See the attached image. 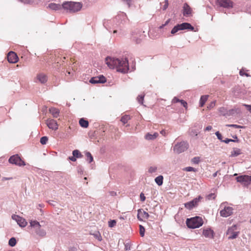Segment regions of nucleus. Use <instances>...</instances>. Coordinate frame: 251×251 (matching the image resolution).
Masks as SVG:
<instances>
[{
	"instance_id": "f257e3e1",
	"label": "nucleus",
	"mask_w": 251,
	"mask_h": 251,
	"mask_svg": "<svg viewBox=\"0 0 251 251\" xmlns=\"http://www.w3.org/2000/svg\"><path fill=\"white\" fill-rule=\"evenodd\" d=\"M105 62L111 69L116 68L118 72L126 73L129 70L128 61L126 58H117L107 57Z\"/></svg>"
},
{
	"instance_id": "f03ea898",
	"label": "nucleus",
	"mask_w": 251,
	"mask_h": 251,
	"mask_svg": "<svg viewBox=\"0 0 251 251\" xmlns=\"http://www.w3.org/2000/svg\"><path fill=\"white\" fill-rule=\"evenodd\" d=\"M118 20H121V23L122 24H125L127 20L126 14L121 12L113 19H104L103 21V25L107 30L111 31L112 28H116L115 25H117V21Z\"/></svg>"
},
{
	"instance_id": "7ed1b4c3",
	"label": "nucleus",
	"mask_w": 251,
	"mask_h": 251,
	"mask_svg": "<svg viewBox=\"0 0 251 251\" xmlns=\"http://www.w3.org/2000/svg\"><path fill=\"white\" fill-rule=\"evenodd\" d=\"M82 6V3L79 2L65 1L63 2V9L71 13H75L80 10Z\"/></svg>"
},
{
	"instance_id": "20e7f679",
	"label": "nucleus",
	"mask_w": 251,
	"mask_h": 251,
	"mask_svg": "<svg viewBox=\"0 0 251 251\" xmlns=\"http://www.w3.org/2000/svg\"><path fill=\"white\" fill-rule=\"evenodd\" d=\"M187 226L190 228H196L203 224L202 219L198 216L187 219L186 222Z\"/></svg>"
},
{
	"instance_id": "39448f33",
	"label": "nucleus",
	"mask_w": 251,
	"mask_h": 251,
	"mask_svg": "<svg viewBox=\"0 0 251 251\" xmlns=\"http://www.w3.org/2000/svg\"><path fill=\"white\" fill-rule=\"evenodd\" d=\"M30 226L34 230L36 234L41 237H44L46 235V231L41 228V226L39 222L36 220H31L29 222Z\"/></svg>"
},
{
	"instance_id": "423d86ee",
	"label": "nucleus",
	"mask_w": 251,
	"mask_h": 251,
	"mask_svg": "<svg viewBox=\"0 0 251 251\" xmlns=\"http://www.w3.org/2000/svg\"><path fill=\"white\" fill-rule=\"evenodd\" d=\"M194 29V27L190 24L188 23H183L180 24H177L172 29L171 33L172 34L174 35L179 30H182L184 29L193 30Z\"/></svg>"
},
{
	"instance_id": "0eeeda50",
	"label": "nucleus",
	"mask_w": 251,
	"mask_h": 251,
	"mask_svg": "<svg viewBox=\"0 0 251 251\" xmlns=\"http://www.w3.org/2000/svg\"><path fill=\"white\" fill-rule=\"evenodd\" d=\"M188 148V144L185 141H182L174 145L173 151L175 153L179 154L187 150Z\"/></svg>"
},
{
	"instance_id": "6e6552de",
	"label": "nucleus",
	"mask_w": 251,
	"mask_h": 251,
	"mask_svg": "<svg viewBox=\"0 0 251 251\" xmlns=\"http://www.w3.org/2000/svg\"><path fill=\"white\" fill-rule=\"evenodd\" d=\"M225 203H222L220 206L221 207H224V209L220 211V215L223 217H227L231 215L233 213V209L231 207L225 206Z\"/></svg>"
},
{
	"instance_id": "1a4fd4ad",
	"label": "nucleus",
	"mask_w": 251,
	"mask_h": 251,
	"mask_svg": "<svg viewBox=\"0 0 251 251\" xmlns=\"http://www.w3.org/2000/svg\"><path fill=\"white\" fill-rule=\"evenodd\" d=\"M236 179L244 186H248L251 183V176H250L241 175L237 176Z\"/></svg>"
},
{
	"instance_id": "9d476101",
	"label": "nucleus",
	"mask_w": 251,
	"mask_h": 251,
	"mask_svg": "<svg viewBox=\"0 0 251 251\" xmlns=\"http://www.w3.org/2000/svg\"><path fill=\"white\" fill-rule=\"evenodd\" d=\"M9 162L11 164L22 166L25 165V162L23 161L18 154L14 155L11 156L9 159Z\"/></svg>"
},
{
	"instance_id": "9b49d317",
	"label": "nucleus",
	"mask_w": 251,
	"mask_h": 251,
	"mask_svg": "<svg viewBox=\"0 0 251 251\" xmlns=\"http://www.w3.org/2000/svg\"><path fill=\"white\" fill-rule=\"evenodd\" d=\"M145 37L144 31L136 30L133 32L132 38L136 43H140L141 40Z\"/></svg>"
},
{
	"instance_id": "f8f14e48",
	"label": "nucleus",
	"mask_w": 251,
	"mask_h": 251,
	"mask_svg": "<svg viewBox=\"0 0 251 251\" xmlns=\"http://www.w3.org/2000/svg\"><path fill=\"white\" fill-rule=\"evenodd\" d=\"M236 226L234 225L230 227H229L226 231V234L228 235V239H234L237 237L239 234V231H234L235 229L236 228Z\"/></svg>"
},
{
	"instance_id": "ddd939ff",
	"label": "nucleus",
	"mask_w": 251,
	"mask_h": 251,
	"mask_svg": "<svg viewBox=\"0 0 251 251\" xmlns=\"http://www.w3.org/2000/svg\"><path fill=\"white\" fill-rule=\"evenodd\" d=\"M12 218L13 220H15L21 227H24L27 225V222L25 219L17 215H12Z\"/></svg>"
},
{
	"instance_id": "4468645a",
	"label": "nucleus",
	"mask_w": 251,
	"mask_h": 251,
	"mask_svg": "<svg viewBox=\"0 0 251 251\" xmlns=\"http://www.w3.org/2000/svg\"><path fill=\"white\" fill-rule=\"evenodd\" d=\"M106 79L104 76L102 75H100L99 76L93 77H92L89 82L92 84H97V83H103L105 82Z\"/></svg>"
},
{
	"instance_id": "2eb2a0df",
	"label": "nucleus",
	"mask_w": 251,
	"mask_h": 251,
	"mask_svg": "<svg viewBox=\"0 0 251 251\" xmlns=\"http://www.w3.org/2000/svg\"><path fill=\"white\" fill-rule=\"evenodd\" d=\"M220 6L226 8H230L233 7V2L230 0H218Z\"/></svg>"
},
{
	"instance_id": "dca6fc26",
	"label": "nucleus",
	"mask_w": 251,
	"mask_h": 251,
	"mask_svg": "<svg viewBox=\"0 0 251 251\" xmlns=\"http://www.w3.org/2000/svg\"><path fill=\"white\" fill-rule=\"evenodd\" d=\"M7 60L9 63H15L18 61L17 55L13 51H10L7 54Z\"/></svg>"
},
{
	"instance_id": "f3484780",
	"label": "nucleus",
	"mask_w": 251,
	"mask_h": 251,
	"mask_svg": "<svg viewBox=\"0 0 251 251\" xmlns=\"http://www.w3.org/2000/svg\"><path fill=\"white\" fill-rule=\"evenodd\" d=\"M46 124L48 127L52 130H56L58 129V125L56 121L53 119L47 120Z\"/></svg>"
},
{
	"instance_id": "a211bd4d",
	"label": "nucleus",
	"mask_w": 251,
	"mask_h": 251,
	"mask_svg": "<svg viewBox=\"0 0 251 251\" xmlns=\"http://www.w3.org/2000/svg\"><path fill=\"white\" fill-rule=\"evenodd\" d=\"M149 214L147 212L145 211L142 209L138 210L137 218L140 221H143V219H148L149 218Z\"/></svg>"
},
{
	"instance_id": "6ab92c4d",
	"label": "nucleus",
	"mask_w": 251,
	"mask_h": 251,
	"mask_svg": "<svg viewBox=\"0 0 251 251\" xmlns=\"http://www.w3.org/2000/svg\"><path fill=\"white\" fill-rule=\"evenodd\" d=\"M182 13L183 16L186 17H189L191 15L192 9L187 3H185L183 5Z\"/></svg>"
},
{
	"instance_id": "aec40b11",
	"label": "nucleus",
	"mask_w": 251,
	"mask_h": 251,
	"mask_svg": "<svg viewBox=\"0 0 251 251\" xmlns=\"http://www.w3.org/2000/svg\"><path fill=\"white\" fill-rule=\"evenodd\" d=\"M202 234L205 238L213 239L214 232L211 228H207L203 230Z\"/></svg>"
},
{
	"instance_id": "412c9836",
	"label": "nucleus",
	"mask_w": 251,
	"mask_h": 251,
	"mask_svg": "<svg viewBox=\"0 0 251 251\" xmlns=\"http://www.w3.org/2000/svg\"><path fill=\"white\" fill-rule=\"evenodd\" d=\"M241 113V110L238 107H235L233 109L228 110L226 117L230 116H235Z\"/></svg>"
},
{
	"instance_id": "4be33fe9",
	"label": "nucleus",
	"mask_w": 251,
	"mask_h": 251,
	"mask_svg": "<svg viewBox=\"0 0 251 251\" xmlns=\"http://www.w3.org/2000/svg\"><path fill=\"white\" fill-rule=\"evenodd\" d=\"M48 7L53 10H60L63 9V3L59 4L55 3H50L48 5Z\"/></svg>"
},
{
	"instance_id": "5701e85b",
	"label": "nucleus",
	"mask_w": 251,
	"mask_h": 251,
	"mask_svg": "<svg viewBox=\"0 0 251 251\" xmlns=\"http://www.w3.org/2000/svg\"><path fill=\"white\" fill-rule=\"evenodd\" d=\"M36 79L42 84L45 83L47 81V76L46 75L40 73L37 75Z\"/></svg>"
},
{
	"instance_id": "b1692460",
	"label": "nucleus",
	"mask_w": 251,
	"mask_h": 251,
	"mask_svg": "<svg viewBox=\"0 0 251 251\" xmlns=\"http://www.w3.org/2000/svg\"><path fill=\"white\" fill-rule=\"evenodd\" d=\"M50 113L51 114L53 118H57L59 116V110L54 107H51L49 109Z\"/></svg>"
},
{
	"instance_id": "393cba45",
	"label": "nucleus",
	"mask_w": 251,
	"mask_h": 251,
	"mask_svg": "<svg viewBox=\"0 0 251 251\" xmlns=\"http://www.w3.org/2000/svg\"><path fill=\"white\" fill-rule=\"evenodd\" d=\"M158 135V133L154 132L153 134L147 133L145 136L146 139L148 140H152L155 139Z\"/></svg>"
},
{
	"instance_id": "a878e982",
	"label": "nucleus",
	"mask_w": 251,
	"mask_h": 251,
	"mask_svg": "<svg viewBox=\"0 0 251 251\" xmlns=\"http://www.w3.org/2000/svg\"><path fill=\"white\" fill-rule=\"evenodd\" d=\"M241 153L240 149L237 148L233 149V151L231 152V157H236L238 156Z\"/></svg>"
},
{
	"instance_id": "bb28decb",
	"label": "nucleus",
	"mask_w": 251,
	"mask_h": 251,
	"mask_svg": "<svg viewBox=\"0 0 251 251\" xmlns=\"http://www.w3.org/2000/svg\"><path fill=\"white\" fill-rule=\"evenodd\" d=\"M79 123L80 126L84 128H86L89 126L88 121L84 120L83 118H81L79 120Z\"/></svg>"
},
{
	"instance_id": "cd10ccee",
	"label": "nucleus",
	"mask_w": 251,
	"mask_h": 251,
	"mask_svg": "<svg viewBox=\"0 0 251 251\" xmlns=\"http://www.w3.org/2000/svg\"><path fill=\"white\" fill-rule=\"evenodd\" d=\"M207 95L202 96L200 100V106L202 107L207 100Z\"/></svg>"
},
{
	"instance_id": "c85d7f7f",
	"label": "nucleus",
	"mask_w": 251,
	"mask_h": 251,
	"mask_svg": "<svg viewBox=\"0 0 251 251\" xmlns=\"http://www.w3.org/2000/svg\"><path fill=\"white\" fill-rule=\"evenodd\" d=\"M163 177L162 176H159L155 178V182L159 185L161 186L163 184Z\"/></svg>"
},
{
	"instance_id": "c756f323",
	"label": "nucleus",
	"mask_w": 251,
	"mask_h": 251,
	"mask_svg": "<svg viewBox=\"0 0 251 251\" xmlns=\"http://www.w3.org/2000/svg\"><path fill=\"white\" fill-rule=\"evenodd\" d=\"M219 111L220 113V114L223 116H226V115L227 114L228 110L224 107H221L219 108Z\"/></svg>"
},
{
	"instance_id": "7c9ffc66",
	"label": "nucleus",
	"mask_w": 251,
	"mask_h": 251,
	"mask_svg": "<svg viewBox=\"0 0 251 251\" xmlns=\"http://www.w3.org/2000/svg\"><path fill=\"white\" fill-rule=\"evenodd\" d=\"M130 119V117L129 115H125L123 116L121 119V121L124 124H125L127 123L128 121Z\"/></svg>"
},
{
	"instance_id": "2f4dec72",
	"label": "nucleus",
	"mask_w": 251,
	"mask_h": 251,
	"mask_svg": "<svg viewBox=\"0 0 251 251\" xmlns=\"http://www.w3.org/2000/svg\"><path fill=\"white\" fill-rule=\"evenodd\" d=\"M201 199L202 198L201 196H199L191 201L192 203L194 204V207L198 205V203L200 201Z\"/></svg>"
},
{
	"instance_id": "473e14b6",
	"label": "nucleus",
	"mask_w": 251,
	"mask_h": 251,
	"mask_svg": "<svg viewBox=\"0 0 251 251\" xmlns=\"http://www.w3.org/2000/svg\"><path fill=\"white\" fill-rule=\"evenodd\" d=\"M157 167L156 166H151L148 169V173L150 174H153L156 172Z\"/></svg>"
},
{
	"instance_id": "72a5a7b5",
	"label": "nucleus",
	"mask_w": 251,
	"mask_h": 251,
	"mask_svg": "<svg viewBox=\"0 0 251 251\" xmlns=\"http://www.w3.org/2000/svg\"><path fill=\"white\" fill-rule=\"evenodd\" d=\"M85 155L87 157V160L89 163L93 161V157L90 152H86L85 153Z\"/></svg>"
},
{
	"instance_id": "f704fd0d",
	"label": "nucleus",
	"mask_w": 251,
	"mask_h": 251,
	"mask_svg": "<svg viewBox=\"0 0 251 251\" xmlns=\"http://www.w3.org/2000/svg\"><path fill=\"white\" fill-rule=\"evenodd\" d=\"M73 155L76 158H81L82 157L81 154L77 150H75L73 151Z\"/></svg>"
},
{
	"instance_id": "c9c22d12",
	"label": "nucleus",
	"mask_w": 251,
	"mask_h": 251,
	"mask_svg": "<svg viewBox=\"0 0 251 251\" xmlns=\"http://www.w3.org/2000/svg\"><path fill=\"white\" fill-rule=\"evenodd\" d=\"M185 207L188 209H192L194 207V204L192 203V201H189L184 204Z\"/></svg>"
},
{
	"instance_id": "e433bc0d",
	"label": "nucleus",
	"mask_w": 251,
	"mask_h": 251,
	"mask_svg": "<svg viewBox=\"0 0 251 251\" xmlns=\"http://www.w3.org/2000/svg\"><path fill=\"white\" fill-rule=\"evenodd\" d=\"M9 246L11 247H14L16 244V240L14 237L11 238L8 242Z\"/></svg>"
},
{
	"instance_id": "4c0bfd02",
	"label": "nucleus",
	"mask_w": 251,
	"mask_h": 251,
	"mask_svg": "<svg viewBox=\"0 0 251 251\" xmlns=\"http://www.w3.org/2000/svg\"><path fill=\"white\" fill-rule=\"evenodd\" d=\"M144 95H140L137 98L138 102L141 104H143Z\"/></svg>"
},
{
	"instance_id": "58836bf2",
	"label": "nucleus",
	"mask_w": 251,
	"mask_h": 251,
	"mask_svg": "<svg viewBox=\"0 0 251 251\" xmlns=\"http://www.w3.org/2000/svg\"><path fill=\"white\" fill-rule=\"evenodd\" d=\"M94 236L97 239H98L99 241H101L102 240V237L100 235V234L99 232H96L93 234Z\"/></svg>"
},
{
	"instance_id": "ea45409f",
	"label": "nucleus",
	"mask_w": 251,
	"mask_h": 251,
	"mask_svg": "<svg viewBox=\"0 0 251 251\" xmlns=\"http://www.w3.org/2000/svg\"><path fill=\"white\" fill-rule=\"evenodd\" d=\"M48 140V138L47 136H43L40 139V143L42 145L46 144Z\"/></svg>"
},
{
	"instance_id": "a19ab883",
	"label": "nucleus",
	"mask_w": 251,
	"mask_h": 251,
	"mask_svg": "<svg viewBox=\"0 0 251 251\" xmlns=\"http://www.w3.org/2000/svg\"><path fill=\"white\" fill-rule=\"evenodd\" d=\"M140 228V234L142 237H143L145 235V229L144 226L142 225L139 226Z\"/></svg>"
},
{
	"instance_id": "79ce46f5",
	"label": "nucleus",
	"mask_w": 251,
	"mask_h": 251,
	"mask_svg": "<svg viewBox=\"0 0 251 251\" xmlns=\"http://www.w3.org/2000/svg\"><path fill=\"white\" fill-rule=\"evenodd\" d=\"M116 221L115 220H110L108 222V226L110 227H113L116 226Z\"/></svg>"
},
{
	"instance_id": "37998d69",
	"label": "nucleus",
	"mask_w": 251,
	"mask_h": 251,
	"mask_svg": "<svg viewBox=\"0 0 251 251\" xmlns=\"http://www.w3.org/2000/svg\"><path fill=\"white\" fill-rule=\"evenodd\" d=\"M18 1L24 4H32L33 2V0H18Z\"/></svg>"
},
{
	"instance_id": "c03bdc74",
	"label": "nucleus",
	"mask_w": 251,
	"mask_h": 251,
	"mask_svg": "<svg viewBox=\"0 0 251 251\" xmlns=\"http://www.w3.org/2000/svg\"><path fill=\"white\" fill-rule=\"evenodd\" d=\"M183 170L187 171V172H195L196 169L192 167H187L185 168Z\"/></svg>"
},
{
	"instance_id": "a18cd8bd",
	"label": "nucleus",
	"mask_w": 251,
	"mask_h": 251,
	"mask_svg": "<svg viewBox=\"0 0 251 251\" xmlns=\"http://www.w3.org/2000/svg\"><path fill=\"white\" fill-rule=\"evenodd\" d=\"M226 126H228V127H235L236 128H240L243 127V126H242L237 125H234V124L226 125Z\"/></svg>"
},
{
	"instance_id": "49530a36",
	"label": "nucleus",
	"mask_w": 251,
	"mask_h": 251,
	"mask_svg": "<svg viewBox=\"0 0 251 251\" xmlns=\"http://www.w3.org/2000/svg\"><path fill=\"white\" fill-rule=\"evenodd\" d=\"M192 162L194 163V164H198L200 162V158L198 157H194L192 159Z\"/></svg>"
},
{
	"instance_id": "de8ad7c7",
	"label": "nucleus",
	"mask_w": 251,
	"mask_h": 251,
	"mask_svg": "<svg viewBox=\"0 0 251 251\" xmlns=\"http://www.w3.org/2000/svg\"><path fill=\"white\" fill-rule=\"evenodd\" d=\"M169 5L168 0H165V4L163 6V10H165L167 9Z\"/></svg>"
},
{
	"instance_id": "09e8293b",
	"label": "nucleus",
	"mask_w": 251,
	"mask_h": 251,
	"mask_svg": "<svg viewBox=\"0 0 251 251\" xmlns=\"http://www.w3.org/2000/svg\"><path fill=\"white\" fill-rule=\"evenodd\" d=\"M215 134L216 135V136L217 137V138L221 140V141H222V136L221 135V134L219 132V131H217L216 133H215Z\"/></svg>"
},
{
	"instance_id": "8fccbe9b",
	"label": "nucleus",
	"mask_w": 251,
	"mask_h": 251,
	"mask_svg": "<svg viewBox=\"0 0 251 251\" xmlns=\"http://www.w3.org/2000/svg\"><path fill=\"white\" fill-rule=\"evenodd\" d=\"M215 198V195L213 193L210 194L207 196V198L208 200L214 199Z\"/></svg>"
},
{
	"instance_id": "3c124183",
	"label": "nucleus",
	"mask_w": 251,
	"mask_h": 251,
	"mask_svg": "<svg viewBox=\"0 0 251 251\" xmlns=\"http://www.w3.org/2000/svg\"><path fill=\"white\" fill-rule=\"evenodd\" d=\"M180 102L185 108H187V103L184 100H181Z\"/></svg>"
},
{
	"instance_id": "603ef678",
	"label": "nucleus",
	"mask_w": 251,
	"mask_h": 251,
	"mask_svg": "<svg viewBox=\"0 0 251 251\" xmlns=\"http://www.w3.org/2000/svg\"><path fill=\"white\" fill-rule=\"evenodd\" d=\"M181 100L178 99L177 97H174L172 100V103H176L178 102H180Z\"/></svg>"
},
{
	"instance_id": "864d4df0",
	"label": "nucleus",
	"mask_w": 251,
	"mask_h": 251,
	"mask_svg": "<svg viewBox=\"0 0 251 251\" xmlns=\"http://www.w3.org/2000/svg\"><path fill=\"white\" fill-rule=\"evenodd\" d=\"M243 105L246 107L247 108L248 110L251 113V105L243 104Z\"/></svg>"
},
{
	"instance_id": "5fc2aeb1",
	"label": "nucleus",
	"mask_w": 251,
	"mask_h": 251,
	"mask_svg": "<svg viewBox=\"0 0 251 251\" xmlns=\"http://www.w3.org/2000/svg\"><path fill=\"white\" fill-rule=\"evenodd\" d=\"M140 200L142 201H145L146 197L143 193H141L140 195Z\"/></svg>"
},
{
	"instance_id": "6e6d98bb",
	"label": "nucleus",
	"mask_w": 251,
	"mask_h": 251,
	"mask_svg": "<svg viewBox=\"0 0 251 251\" xmlns=\"http://www.w3.org/2000/svg\"><path fill=\"white\" fill-rule=\"evenodd\" d=\"M123 2L126 3V4L128 5V7H130L131 5V0H122Z\"/></svg>"
},
{
	"instance_id": "4d7b16f0",
	"label": "nucleus",
	"mask_w": 251,
	"mask_h": 251,
	"mask_svg": "<svg viewBox=\"0 0 251 251\" xmlns=\"http://www.w3.org/2000/svg\"><path fill=\"white\" fill-rule=\"evenodd\" d=\"M69 251H77L76 247H70L69 249Z\"/></svg>"
},
{
	"instance_id": "13d9d810",
	"label": "nucleus",
	"mask_w": 251,
	"mask_h": 251,
	"mask_svg": "<svg viewBox=\"0 0 251 251\" xmlns=\"http://www.w3.org/2000/svg\"><path fill=\"white\" fill-rule=\"evenodd\" d=\"M190 135L197 136V132L195 130H192L190 132Z\"/></svg>"
},
{
	"instance_id": "bf43d9fd",
	"label": "nucleus",
	"mask_w": 251,
	"mask_h": 251,
	"mask_svg": "<svg viewBox=\"0 0 251 251\" xmlns=\"http://www.w3.org/2000/svg\"><path fill=\"white\" fill-rule=\"evenodd\" d=\"M239 74L242 76H243V75H246L247 76H249V75L248 74L244 73L242 70L240 71Z\"/></svg>"
},
{
	"instance_id": "052dcab7",
	"label": "nucleus",
	"mask_w": 251,
	"mask_h": 251,
	"mask_svg": "<svg viewBox=\"0 0 251 251\" xmlns=\"http://www.w3.org/2000/svg\"><path fill=\"white\" fill-rule=\"evenodd\" d=\"M69 159L70 160H71V161H74V162L75 161H76V157H75L74 155H73V156H70V157H69Z\"/></svg>"
},
{
	"instance_id": "680f3d73",
	"label": "nucleus",
	"mask_w": 251,
	"mask_h": 251,
	"mask_svg": "<svg viewBox=\"0 0 251 251\" xmlns=\"http://www.w3.org/2000/svg\"><path fill=\"white\" fill-rule=\"evenodd\" d=\"M12 179V177H3L2 178H1V180L2 181H5V180H11Z\"/></svg>"
},
{
	"instance_id": "e2e57ef3",
	"label": "nucleus",
	"mask_w": 251,
	"mask_h": 251,
	"mask_svg": "<svg viewBox=\"0 0 251 251\" xmlns=\"http://www.w3.org/2000/svg\"><path fill=\"white\" fill-rule=\"evenodd\" d=\"M109 194L111 196H115L117 195V193H116V192H115L114 191H110L109 192Z\"/></svg>"
},
{
	"instance_id": "0e129e2a",
	"label": "nucleus",
	"mask_w": 251,
	"mask_h": 251,
	"mask_svg": "<svg viewBox=\"0 0 251 251\" xmlns=\"http://www.w3.org/2000/svg\"><path fill=\"white\" fill-rule=\"evenodd\" d=\"M212 128V127L211 126H208L205 128V131H209V130H211Z\"/></svg>"
},
{
	"instance_id": "69168bd1",
	"label": "nucleus",
	"mask_w": 251,
	"mask_h": 251,
	"mask_svg": "<svg viewBox=\"0 0 251 251\" xmlns=\"http://www.w3.org/2000/svg\"><path fill=\"white\" fill-rule=\"evenodd\" d=\"M222 142H224V143H225L228 144V143H229V139L226 138V139L225 140H222Z\"/></svg>"
},
{
	"instance_id": "338daca9",
	"label": "nucleus",
	"mask_w": 251,
	"mask_h": 251,
	"mask_svg": "<svg viewBox=\"0 0 251 251\" xmlns=\"http://www.w3.org/2000/svg\"><path fill=\"white\" fill-rule=\"evenodd\" d=\"M55 201H49V203L50 204H51V205H53V206H54V205H55V204H54V203H55Z\"/></svg>"
},
{
	"instance_id": "774afa93",
	"label": "nucleus",
	"mask_w": 251,
	"mask_h": 251,
	"mask_svg": "<svg viewBox=\"0 0 251 251\" xmlns=\"http://www.w3.org/2000/svg\"><path fill=\"white\" fill-rule=\"evenodd\" d=\"M170 21V19H168V20H167L165 22V24H163V25H165V26H166V25H167L169 23Z\"/></svg>"
}]
</instances>
